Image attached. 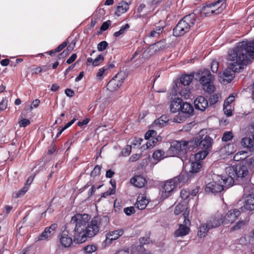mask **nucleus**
Wrapping results in <instances>:
<instances>
[{"instance_id": "f257e3e1", "label": "nucleus", "mask_w": 254, "mask_h": 254, "mask_svg": "<svg viewBox=\"0 0 254 254\" xmlns=\"http://www.w3.org/2000/svg\"><path fill=\"white\" fill-rule=\"evenodd\" d=\"M226 175L216 176L215 181L206 185L205 191L207 193H216L221 192L224 187L229 188L233 185L235 180L243 178L248 174L247 167L243 165L237 164L226 167Z\"/></svg>"}, {"instance_id": "f03ea898", "label": "nucleus", "mask_w": 254, "mask_h": 254, "mask_svg": "<svg viewBox=\"0 0 254 254\" xmlns=\"http://www.w3.org/2000/svg\"><path fill=\"white\" fill-rule=\"evenodd\" d=\"M89 215L87 214H77L71 219V224L75 225L73 231L74 242L81 244L86 242L87 237H92L99 232L97 223L93 218L90 222Z\"/></svg>"}, {"instance_id": "7ed1b4c3", "label": "nucleus", "mask_w": 254, "mask_h": 254, "mask_svg": "<svg viewBox=\"0 0 254 254\" xmlns=\"http://www.w3.org/2000/svg\"><path fill=\"white\" fill-rule=\"evenodd\" d=\"M254 59V40L239 42L228 52V60L241 70Z\"/></svg>"}, {"instance_id": "20e7f679", "label": "nucleus", "mask_w": 254, "mask_h": 254, "mask_svg": "<svg viewBox=\"0 0 254 254\" xmlns=\"http://www.w3.org/2000/svg\"><path fill=\"white\" fill-rule=\"evenodd\" d=\"M187 175L181 174L173 179L166 181L161 190V198L164 199L171 195L174 189L183 186L187 182Z\"/></svg>"}, {"instance_id": "39448f33", "label": "nucleus", "mask_w": 254, "mask_h": 254, "mask_svg": "<svg viewBox=\"0 0 254 254\" xmlns=\"http://www.w3.org/2000/svg\"><path fill=\"white\" fill-rule=\"evenodd\" d=\"M195 14L190 13L184 16L173 29V35L179 37L189 32L195 22Z\"/></svg>"}, {"instance_id": "423d86ee", "label": "nucleus", "mask_w": 254, "mask_h": 254, "mask_svg": "<svg viewBox=\"0 0 254 254\" xmlns=\"http://www.w3.org/2000/svg\"><path fill=\"white\" fill-rule=\"evenodd\" d=\"M196 141L198 144V148L201 150L195 154V159H204L211 148L213 140L209 135H202L200 132L196 137Z\"/></svg>"}, {"instance_id": "0eeeda50", "label": "nucleus", "mask_w": 254, "mask_h": 254, "mask_svg": "<svg viewBox=\"0 0 254 254\" xmlns=\"http://www.w3.org/2000/svg\"><path fill=\"white\" fill-rule=\"evenodd\" d=\"M199 81L205 91L211 93L214 91L212 75L209 70L204 69L201 72Z\"/></svg>"}, {"instance_id": "6e6552de", "label": "nucleus", "mask_w": 254, "mask_h": 254, "mask_svg": "<svg viewBox=\"0 0 254 254\" xmlns=\"http://www.w3.org/2000/svg\"><path fill=\"white\" fill-rule=\"evenodd\" d=\"M73 226H75V225L71 224V222L67 224L65 229L59 236L60 243L64 248L69 247L74 242V239L72 240V238L69 236L70 228Z\"/></svg>"}, {"instance_id": "1a4fd4ad", "label": "nucleus", "mask_w": 254, "mask_h": 254, "mask_svg": "<svg viewBox=\"0 0 254 254\" xmlns=\"http://www.w3.org/2000/svg\"><path fill=\"white\" fill-rule=\"evenodd\" d=\"M166 153V156L169 157L185 155L186 153L183 147L182 141L175 140L172 141Z\"/></svg>"}, {"instance_id": "9d476101", "label": "nucleus", "mask_w": 254, "mask_h": 254, "mask_svg": "<svg viewBox=\"0 0 254 254\" xmlns=\"http://www.w3.org/2000/svg\"><path fill=\"white\" fill-rule=\"evenodd\" d=\"M224 221L223 214L219 212H217L209 217L206 222L208 224V227L213 229L223 224Z\"/></svg>"}, {"instance_id": "9b49d317", "label": "nucleus", "mask_w": 254, "mask_h": 254, "mask_svg": "<svg viewBox=\"0 0 254 254\" xmlns=\"http://www.w3.org/2000/svg\"><path fill=\"white\" fill-rule=\"evenodd\" d=\"M226 0H218L215 2L207 3L204 5V9L210 8L212 14H217L221 13L226 7Z\"/></svg>"}, {"instance_id": "f8f14e48", "label": "nucleus", "mask_w": 254, "mask_h": 254, "mask_svg": "<svg viewBox=\"0 0 254 254\" xmlns=\"http://www.w3.org/2000/svg\"><path fill=\"white\" fill-rule=\"evenodd\" d=\"M241 70V69L230 63L223 73L224 80L227 81V82H230L234 77L235 73L239 72Z\"/></svg>"}, {"instance_id": "ddd939ff", "label": "nucleus", "mask_w": 254, "mask_h": 254, "mask_svg": "<svg viewBox=\"0 0 254 254\" xmlns=\"http://www.w3.org/2000/svg\"><path fill=\"white\" fill-rule=\"evenodd\" d=\"M57 227L58 225L56 223H53L50 226L46 227L44 231L38 236L37 241L50 240Z\"/></svg>"}, {"instance_id": "4468645a", "label": "nucleus", "mask_w": 254, "mask_h": 254, "mask_svg": "<svg viewBox=\"0 0 254 254\" xmlns=\"http://www.w3.org/2000/svg\"><path fill=\"white\" fill-rule=\"evenodd\" d=\"M124 230L120 229L116 230L110 231L106 234V239L104 241L105 244H111L112 241L117 240L119 237L123 235Z\"/></svg>"}, {"instance_id": "2eb2a0df", "label": "nucleus", "mask_w": 254, "mask_h": 254, "mask_svg": "<svg viewBox=\"0 0 254 254\" xmlns=\"http://www.w3.org/2000/svg\"><path fill=\"white\" fill-rule=\"evenodd\" d=\"M240 214V211L237 209L229 210L226 215L224 216V224H228L233 223L238 218Z\"/></svg>"}, {"instance_id": "dca6fc26", "label": "nucleus", "mask_w": 254, "mask_h": 254, "mask_svg": "<svg viewBox=\"0 0 254 254\" xmlns=\"http://www.w3.org/2000/svg\"><path fill=\"white\" fill-rule=\"evenodd\" d=\"M97 223V227L99 232L104 230L109 223V218L107 216H100L93 218Z\"/></svg>"}, {"instance_id": "f3484780", "label": "nucleus", "mask_w": 254, "mask_h": 254, "mask_svg": "<svg viewBox=\"0 0 254 254\" xmlns=\"http://www.w3.org/2000/svg\"><path fill=\"white\" fill-rule=\"evenodd\" d=\"M241 211L245 210L253 211L254 210V195L249 194L244 202V205L240 208Z\"/></svg>"}, {"instance_id": "a211bd4d", "label": "nucleus", "mask_w": 254, "mask_h": 254, "mask_svg": "<svg viewBox=\"0 0 254 254\" xmlns=\"http://www.w3.org/2000/svg\"><path fill=\"white\" fill-rule=\"evenodd\" d=\"M195 108L201 111H204L208 107L207 100L203 96H198L194 101Z\"/></svg>"}, {"instance_id": "6ab92c4d", "label": "nucleus", "mask_w": 254, "mask_h": 254, "mask_svg": "<svg viewBox=\"0 0 254 254\" xmlns=\"http://www.w3.org/2000/svg\"><path fill=\"white\" fill-rule=\"evenodd\" d=\"M193 76L191 74L183 75L180 78V81L175 84V87L183 88V86H188L192 81Z\"/></svg>"}, {"instance_id": "aec40b11", "label": "nucleus", "mask_w": 254, "mask_h": 254, "mask_svg": "<svg viewBox=\"0 0 254 254\" xmlns=\"http://www.w3.org/2000/svg\"><path fill=\"white\" fill-rule=\"evenodd\" d=\"M183 102L182 99L180 98H175L170 104V111L173 113L181 111Z\"/></svg>"}, {"instance_id": "412c9836", "label": "nucleus", "mask_w": 254, "mask_h": 254, "mask_svg": "<svg viewBox=\"0 0 254 254\" xmlns=\"http://www.w3.org/2000/svg\"><path fill=\"white\" fill-rule=\"evenodd\" d=\"M122 82L117 79V76L114 77L109 81L107 85V88L111 92L117 90L121 85Z\"/></svg>"}, {"instance_id": "4be33fe9", "label": "nucleus", "mask_w": 254, "mask_h": 254, "mask_svg": "<svg viewBox=\"0 0 254 254\" xmlns=\"http://www.w3.org/2000/svg\"><path fill=\"white\" fill-rule=\"evenodd\" d=\"M146 180L144 177L140 175H137L131 178L130 183L138 188H142L144 186Z\"/></svg>"}, {"instance_id": "5701e85b", "label": "nucleus", "mask_w": 254, "mask_h": 254, "mask_svg": "<svg viewBox=\"0 0 254 254\" xmlns=\"http://www.w3.org/2000/svg\"><path fill=\"white\" fill-rule=\"evenodd\" d=\"M208 226V224L206 222L205 223L201 224L199 226L197 232V236L198 237L204 238L207 235L209 230L212 229Z\"/></svg>"}, {"instance_id": "b1692460", "label": "nucleus", "mask_w": 254, "mask_h": 254, "mask_svg": "<svg viewBox=\"0 0 254 254\" xmlns=\"http://www.w3.org/2000/svg\"><path fill=\"white\" fill-rule=\"evenodd\" d=\"M174 89L175 90L176 92H178L179 95L184 98L185 99H188L190 98V90L188 86H183V88H180L174 86Z\"/></svg>"}, {"instance_id": "393cba45", "label": "nucleus", "mask_w": 254, "mask_h": 254, "mask_svg": "<svg viewBox=\"0 0 254 254\" xmlns=\"http://www.w3.org/2000/svg\"><path fill=\"white\" fill-rule=\"evenodd\" d=\"M129 8L128 4L125 1H122L119 3L115 11V14L118 16H120L122 14L125 13Z\"/></svg>"}, {"instance_id": "a878e982", "label": "nucleus", "mask_w": 254, "mask_h": 254, "mask_svg": "<svg viewBox=\"0 0 254 254\" xmlns=\"http://www.w3.org/2000/svg\"><path fill=\"white\" fill-rule=\"evenodd\" d=\"M183 143V147L187 152V149L192 148L198 147L197 142L196 141V137L193 139L189 140H182Z\"/></svg>"}, {"instance_id": "bb28decb", "label": "nucleus", "mask_w": 254, "mask_h": 254, "mask_svg": "<svg viewBox=\"0 0 254 254\" xmlns=\"http://www.w3.org/2000/svg\"><path fill=\"white\" fill-rule=\"evenodd\" d=\"M163 30V26L156 27L146 36V38H157L162 33Z\"/></svg>"}, {"instance_id": "cd10ccee", "label": "nucleus", "mask_w": 254, "mask_h": 254, "mask_svg": "<svg viewBox=\"0 0 254 254\" xmlns=\"http://www.w3.org/2000/svg\"><path fill=\"white\" fill-rule=\"evenodd\" d=\"M193 108L190 104L187 102H183L181 110L182 113L189 116L193 114Z\"/></svg>"}, {"instance_id": "c85d7f7f", "label": "nucleus", "mask_w": 254, "mask_h": 254, "mask_svg": "<svg viewBox=\"0 0 254 254\" xmlns=\"http://www.w3.org/2000/svg\"><path fill=\"white\" fill-rule=\"evenodd\" d=\"M190 228L184 224H180L179 228L176 231V237H183L187 235L190 231Z\"/></svg>"}, {"instance_id": "c756f323", "label": "nucleus", "mask_w": 254, "mask_h": 254, "mask_svg": "<svg viewBox=\"0 0 254 254\" xmlns=\"http://www.w3.org/2000/svg\"><path fill=\"white\" fill-rule=\"evenodd\" d=\"M148 202V200L145 197L139 196L137 198L135 206L139 210H143L146 208Z\"/></svg>"}, {"instance_id": "7c9ffc66", "label": "nucleus", "mask_w": 254, "mask_h": 254, "mask_svg": "<svg viewBox=\"0 0 254 254\" xmlns=\"http://www.w3.org/2000/svg\"><path fill=\"white\" fill-rule=\"evenodd\" d=\"M241 144L243 146L249 149L250 151L254 152V141L251 138H243Z\"/></svg>"}, {"instance_id": "2f4dec72", "label": "nucleus", "mask_w": 254, "mask_h": 254, "mask_svg": "<svg viewBox=\"0 0 254 254\" xmlns=\"http://www.w3.org/2000/svg\"><path fill=\"white\" fill-rule=\"evenodd\" d=\"M197 161L192 162L190 165V172L191 173H197L202 167L201 161L202 159H197Z\"/></svg>"}, {"instance_id": "473e14b6", "label": "nucleus", "mask_w": 254, "mask_h": 254, "mask_svg": "<svg viewBox=\"0 0 254 254\" xmlns=\"http://www.w3.org/2000/svg\"><path fill=\"white\" fill-rule=\"evenodd\" d=\"M166 157L167 156L165 155L164 152L160 149L155 151L152 155L153 159L158 161H160Z\"/></svg>"}, {"instance_id": "72a5a7b5", "label": "nucleus", "mask_w": 254, "mask_h": 254, "mask_svg": "<svg viewBox=\"0 0 254 254\" xmlns=\"http://www.w3.org/2000/svg\"><path fill=\"white\" fill-rule=\"evenodd\" d=\"M248 152L245 151H241L237 153L234 156V160L239 161L245 159L248 156Z\"/></svg>"}, {"instance_id": "f704fd0d", "label": "nucleus", "mask_w": 254, "mask_h": 254, "mask_svg": "<svg viewBox=\"0 0 254 254\" xmlns=\"http://www.w3.org/2000/svg\"><path fill=\"white\" fill-rule=\"evenodd\" d=\"M129 28V25L127 23L121 27L120 29L114 33L115 37H119L121 35L124 34Z\"/></svg>"}, {"instance_id": "c9c22d12", "label": "nucleus", "mask_w": 254, "mask_h": 254, "mask_svg": "<svg viewBox=\"0 0 254 254\" xmlns=\"http://www.w3.org/2000/svg\"><path fill=\"white\" fill-rule=\"evenodd\" d=\"M155 53L154 51L152 50L151 46H150L147 49H146L143 54L142 56L143 58L145 59H148L151 56L155 54Z\"/></svg>"}, {"instance_id": "e433bc0d", "label": "nucleus", "mask_w": 254, "mask_h": 254, "mask_svg": "<svg viewBox=\"0 0 254 254\" xmlns=\"http://www.w3.org/2000/svg\"><path fill=\"white\" fill-rule=\"evenodd\" d=\"M220 95L219 94H214L209 97L210 106H213L219 100Z\"/></svg>"}, {"instance_id": "4c0bfd02", "label": "nucleus", "mask_w": 254, "mask_h": 254, "mask_svg": "<svg viewBox=\"0 0 254 254\" xmlns=\"http://www.w3.org/2000/svg\"><path fill=\"white\" fill-rule=\"evenodd\" d=\"M180 196L182 199L186 200L190 196V191L187 189H184L181 191Z\"/></svg>"}, {"instance_id": "58836bf2", "label": "nucleus", "mask_w": 254, "mask_h": 254, "mask_svg": "<svg viewBox=\"0 0 254 254\" xmlns=\"http://www.w3.org/2000/svg\"><path fill=\"white\" fill-rule=\"evenodd\" d=\"M233 137L232 133L230 131H226L224 133L222 137V140L223 141H228L232 139Z\"/></svg>"}, {"instance_id": "ea45409f", "label": "nucleus", "mask_w": 254, "mask_h": 254, "mask_svg": "<svg viewBox=\"0 0 254 254\" xmlns=\"http://www.w3.org/2000/svg\"><path fill=\"white\" fill-rule=\"evenodd\" d=\"M108 46V43L105 41L100 42L97 45V49L99 51L102 52L104 51Z\"/></svg>"}, {"instance_id": "a19ab883", "label": "nucleus", "mask_w": 254, "mask_h": 254, "mask_svg": "<svg viewBox=\"0 0 254 254\" xmlns=\"http://www.w3.org/2000/svg\"><path fill=\"white\" fill-rule=\"evenodd\" d=\"M96 250V248L95 246L92 245H88L84 247V253L93 254L92 253L95 252Z\"/></svg>"}, {"instance_id": "79ce46f5", "label": "nucleus", "mask_w": 254, "mask_h": 254, "mask_svg": "<svg viewBox=\"0 0 254 254\" xmlns=\"http://www.w3.org/2000/svg\"><path fill=\"white\" fill-rule=\"evenodd\" d=\"M28 190V187L25 186L22 189L20 190L14 194L13 196L15 198L20 197L24 194Z\"/></svg>"}, {"instance_id": "37998d69", "label": "nucleus", "mask_w": 254, "mask_h": 254, "mask_svg": "<svg viewBox=\"0 0 254 254\" xmlns=\"http://www.w3.org/2000/svg\"><path fill=\"white\" fill-rule=\"evenodd\" d=\"M223 110L225 114L228 116H231L232 115L231 106L223 105Z\"/></svg>"}, {"instance_id": "c03bdc74", "label": "nucleus", "mask_w": 254, "mask_h": 254, "mask_svg": "<svg viewBox=\"0 0 254 254\" xmlns=\"http://www.w3.org/2000/svg\"><path fill=\"white\" fill-rule=\"evenodd\" d=\"M101 171V167L99 165H96L91 173V176L94 177L99 175Z\"/></svg>"}, {"instance_id": "a18cd8bd", "label": "nucleus", "mask_w": 254, "mask_h": 254, "mask_svg": "<svg viewBox=\"0 0 254 254\" xmlns=\"http://www.w3.org/2000/svg\"><path fill=\"white\" fill-rule=\"evenodd\" d=\"M104 61V57L101 55H99L93 61V65L94 66L98 65Z\"/></svg>"}, {"instance_id": "49530a36", "label": "nucleus", "mask_w": 254, "mask_h": 254, "mask_svg": "<svg viewBox=\"0 0 254 254\" xmlns=\"http://www.w3.org/2000/svg\"><path fill=\"white\" fill-rule=\"evenodd\" d=\"M157 134L156 131L154 130H149L145 134V139L147 140L152 137H155Z\"/></svg>"}, {"instance_id": "de8ad7c7", "label": "nucleus", "mask_w": 254, "mask_h": 254, "mask_svg": "<svg viewBox=\"0 0 254 254\" xmlns=\"http://www.w3.org/2000/svg\"><path fill=\"white\" fill-rule=\"evenodd\" d=\"M131 151V147L130 145H127L124 148L122 151V153L124 156H128Z\"/></svg>"}, {"instance_id": "09e8293b", "label": "nucleus", "mask_w": 254, "mask_h": 254, "mask_svg": "<svg viewBox=\"0 0 254 254\" xmlns=\"http://www.w3.org/2000/svg\"><path fill=\"white\" fill-rule=\"evenodd\" d=\"M157 46L160 49V50H163L167 48V44L165 40H161L156 43Z\"/></svg>"}, {"instance_id": "8fccbe9b", "label": "nucleus", "mask_w": 254, "mask_h": 254, "mask_svg": "<svg viewBox=\"0 0 254 254\" xmlns=\"http://www.w3.org/2000/svg\"><path fill=\"white\" fill-rule=\"evenodd\" d=\"M19 125L20 127H26L30 124V121L28 119H23L21 120L18 122Z\"/></svg>"}, {"instance_id": "3c124183", "label": "nucleus", "mask_w": 254, "mask_h": 254, "mask_svg": "<svg viewBox=\"0 0 254 254\" xmlns=\"http://www.w3.org/2000/svg\"><path fill=\"white\" fill-rule=\"evenodd\" d=\"M218 66H219V64L217 62L214 61L211 63V69L212 72H213V73L217 72V71H218Z\"/></svg>"}, {"instance_id": "603ef678", "label": "nucleus", "mask_w": 254, "mask_h": 254, "mask_svg": "<svg viewBox=\"0 0 254 254\" xmlns=\"http://www.w3.org/2000/svg\"><path fill=\"white\" fill-rule=\"evenodd\" d=\"M124 211L127 215H130L135 212L134 208L133 206L125 208Z\"/></svg>"}, {"instance_id": "864d4df0", "label": "nucleus", "mask_w": 254, "mask_h": 254, "mask_svg": "<svg viewBox=\"0 0 254 254\" xmlns=\"http://www.w3.org/2000/svg\"><path fill=\"white\" fill-rule=\"evenodd\" d=\"M111 22L110 20H107L103 22L100 27V30L102 31L106 30L110 25Z\"/></svg>"}, {"instance_id": "5fc2aeb1", "label": "nucleus", "mask_w": 254, "mask_h": 254, "mask_svg": "<svg viewBox=\"0 0 254 254\" xmlns=\"http://www.w3.org/2000/svg\"><path fill=\"white\" fill-rule=\"evenodd\" d=\"M235 97L233 95L229 96L224 101L223 105L231 106L230 104L234 101Z\"/></svg>"}, {"instance_id": "6e6d98bb", "label": "nucleus", "mask_w": 254, "mask_h": 254, "mask_svg": "<svg viewBox=\"0 0 254 254\" xmlns=\"http://www.w3.org/2000/svg\"><path fill=\"white\" fill-rule=\"evenodd\" d=\"M225 149L228 150V154H232L234 151V147L233 144H228L225 146Z\"/></svg>"}, {"instance_id": "4d7b16f0", "label": "nucleus", "mask_w": 254, "mask_h": 254, "mask_svg": "<svg viewBox=\"0 0 254 254\" xmlns=\"http://www.w3.org/2000/svg\"><path fill=\"white\" fill-rule=\"evenodd\" d=\"M77 58V55L76 54H73L66 61V63L67 64H70L73 63Z\"/></svg>"}, {"instance_id": "13d9d810", "label": "nucleus", "mask_w": 254, "mask_h": 254, "mask_svg": "<svg viewBox=\"0 0 254 254\" xmlns=\"http://www.w3.org/2000/svg\"><path fill=\"white\" fill-rule=\"evenodd\" d=\"M106 71H107V67L103 66L100 68L97 73V76L99 77H101Z\"/></svg>"}, {"instance_id": "bf43d9fd", "label": "nucleus", "mask_w": 254, "mask_h": 254, "mask_svg": "<svg viewBox=\"0 0 254 254\" xmlns=\"http://www.w3.org/2000/svg\"><path fill=\"white\" fill-rule=\"evenodd\" d=\"M65 94L67 96L69 97H72L74 95V91L71 89L69 88L66 89L65 90Z\"/></svg>"}, {"instance_id": "052dcab7", "label": "nucleus", "mask_w": 254, "mask_h": 254, "mask_svg": "<svg viewBox=\"0 0 254 254\" xmlns=\"http://www.w3.org/2000/svg\"><path fill=\"white\" fill-rule=\"evenodd\" d=\"M157 142L155 141V138L154 137H152V138L151 139V142L150 140L146 143L147 148H149L153 146Z\"/></svg>"}, {"instance_id": "680f3d73", "label": "nucleus", "mask_w": 254, "mask_h": 254, "mask_svg": "<svg viewBox=\"0 0 254 254\" xmlns=\"http://www.w3.org/2000/svg\"><path fill=\"white\" fill-rule=\"evenodd\" d=\"M199 187L196 186L195 188L192 190L191 191H190V195H191L192 196H194L196 195V194L198 193L199 190Z\"/></svg>"}, {"instance_id": "e2e57ef3", "label": "nucleus", "mask_w": 254, "mask_h": 254, "mask_svg": "<svg viewBox=\"0 0 254 254\" xmlns=\"http://www.w3.org/2000/svg\"><path fill=\"white\" fill-rule=\"evenodd\" d=\"M67 42H64L62 43L61 45H60L56 49L57 50V52H60L61 51L64 47H65L67 46Z\"/></svg>"}, {"instance_id": "0e129e2a", "label": "nucleus", "mask_w": 254, "mask_h": 254, "mask_svg": "<svg viewBox=\"0 0 254 254\" xmlns=\"http://www.w3.org/2000/svg\"><path fill=\"white\" fill-rule=\"evenodd\" d=\"M7 107V101L2 99L0 102V110H3L6 109Z\"/></svg>"}, {"instance_id": "69168bd1", "label": "nucleus", "mask_w": 254, "mask_h": 254, "mask_svg": "<svg viewBox=\"0 0 254 254\" xmlns=\"http://www.w3.org/2000/svg\"><path fill=\"white\" fill-rule=\"evenodd\" d=\"M140 157V155L138 154H135L132 155L130 158H129V161L131 162H135L138 160Z\"/></svg>"}, {"instance_id": "338daca9", "label": "nucleus", "mask_w": 254, "mask_h": 254, "mask_svg": "<svg viewBox=\"0 0 254 254\" xmlns=\"http://www.w3.org/2000/svg\"><path fill=\"white\" fill-rule=\"evenodd\" d=\"M89 119L88 118H86L82 121L78 122L77 123V126L79 127H82L84 125H87L89 123Z\"/></svg>"}, {"instance_id": "774afa93", "label": "nucleus", "mask_w": 254, "mask_h": 254, "mask_svg": "<svg viewBox=\"0 0 254 254\" xmlns=\"http://www.w3.org/2000/svg\"><path fill=\"white\" fill-rule=\"evenodd\" d=\"M68 54L69 53L67 51L64 50L58 55V58L59 59H60L62 58H65L68 55Z\"/></svg>"}]
</instances>
